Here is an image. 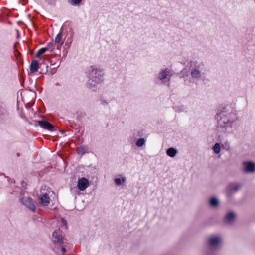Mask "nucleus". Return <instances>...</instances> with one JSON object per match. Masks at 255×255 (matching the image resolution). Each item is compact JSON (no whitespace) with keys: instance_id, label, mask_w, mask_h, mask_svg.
Segmentation results:
<instances>
[{"instance_id":"obj_1","label":"nucleus","mask_w":255,"mask_h":255,"mask_svg":"<svg viewBox=\"0 0 255 255\" xmlns=\"http://www.w3.org/2000/svg\"><path fill=\"white\" fill-rule=\"evenodd\" d=\"M216 118L218 126L225 128V132H232L233 124L237 120V117L234 113L222 111L217 114Z\"/></svg>"},{"instance_id":"obj_2","label":"nucleus","mask_w":255,"mask_h":255,"mask_svg":"<svg viewBox=\"0 0 255 255\" xmlns=\"http://www.w3.org/2000/svg\"><path fill=\"white\" fill-rule=\"evenodd\" d=\"M104 72L93 66L91 67L89 73V78L86 84L89 88L94 87L97 84L102 82L104 79Z\"/></svg>"},{"instance_id":"obj_3","label":"nucleus","mask_w":255,"mask_h":255,"mask_svg":"<svg viewBox=\"0 0 255 255\" xmlns=\"http://www.w3.org/2000/svg\"><path fill=\"white\" fill-rule=\"evenodd\" d=\"M21 202L31 211H35V205L32 198L29 196H24L20 199Z\"/></svg>"},{"instance_id":"obj_4","label":"nucleus","mask_w":255,"mask_h":255,"mask_svg":"<svg viewBox=\"0 0 255 255\" xmlns=\"http://www.w3.org/2000/svg\"><path fill=\"white\" fill-rule=\"evenodd\" d=\"M52 240L53 242L60 245H62L63 243L62 231L60 230L55 231L52 234Z\"/></svg>"},{"instance_id":"obj_5","label":"nucleus","mask_w":255,"mask_h":255,"mask_svg":"<svg viewBox=\"0 0 255 255\" xmlns=\"http://www.w3.org/2000/svg\"><path fill=\"white\" fill-rule=\"evenodd\" d=\"M208 244L212 248H216L220 245L221 239L219 236H213L209 238Z\"/></svg>"},{"instance_id":"obj_6","label":"nucleus","mask_w":255,"mask_h":255,"mask_svg":"<svg viewBox=\"0 0 255 255\" xmlns=\"http://www.w3.org/2000/svg\"><path fill=\"white\" fill-rule=\"evenodd\" d=\"M38 125L43 129H47L49 131H54V126L45 120L38 121Z\"/></svg>"},{"instance_id":"obj_7","label":"nucleus","mask_w":255,"mask_h":255,"mask_svg":"<svg viewBox=\"0 0 255 255\" xmlns=\"http://www.w3.org/2000/svg\"><path fill=\"white\" fill-rule=\"evenodd\" d=\"M39 202L43 206H48L50 203V198L47 192L42 193L39 197Z\"/></svg>"},{"instance_id":"obj_8","label":"nucleus","mask_w":255,"mask_h":255,"mask_svg":"<svg viewBox=\"0 0 255 255\" xmlns=\"http://www.w3.org/2000/svg\"><path fill=\"white\" fill-rule=\"evenodd\" d=\"M89 181L87 179L81 178L78 181L77 187L80 191H84L89 186Z\"/></svg>"},{"instance_id":"obj_9","label":"nucleus","mask_w":255,"mask_h":255,"mask_svg":"<svg viewBox=\"0 0 255 255\" xmlns=\"http://www.w3.org/2000/svg\"><path fill=\"white\" fill-rule=\"evenodd\" d=\"M245 165L244 171L247 173H253L255 171V164L248 161L244 163Z\"/></svg>"},{"instance_id":"obj_10","label":"nucleus","mask_w":255,"mask_h":255,"mask_svg":"<svg viewBox=\"0 0 255 255\" xmlns=\"http://www.w3.org/2000/svg\"><path fill=\"white\" fill-rule=\"evenodd\" d=\"M191 75L194 79H199L201 78V74L199 65H196L191 70Z\"/></svg>"},{"instance_id":"obj_11","label":"nucleus","mask_w":255,"mask_h":255,"mask_svg":"<svg viewBox=\"0 0 255 255\" xmlns=\"http://www.w3.org/2000/svg\"><path fill=\"white\" fill-rule=\"evenodd\" d=\"M171 73V70L168 68L165 69L159 73L158 78L160 80H163L166 78H168L169 80Z\"/></svg>"},{"instance_id":"obj_12","label":"nucleus","mask_w":255,"mask_h":255,"mask_svg":"<svg viewBox=\"0 0 255 255\" xmlns=\"http://www.w3.org/2000/svg\"><path fill=\"white\" fill-rule=\"evenodd\" d=\"M235 218V214L233 212H230L227 214L225 218V222L231 223Z\"/></svg>"},{"instance_id":"obj_13","label":"nucleus","mask_w":255,"mask_h":255,"mask_svg":"<svg viewBox=\"0 0 255 255\" xmlns=\"http://www.w3.org/2000/svg\"><path fill=\"white\" fill-rule=\"evenodd\" d=\"M39 68V64L38 62L35 60H32L30 65V70L31 73H34L38 71Z\"/></svg>"},{"instance_id":"obj_14","label":"nucleus","mask_w":255,"mask_h":255,"mask_svg":"<svg viewBox=\"0 0 255 255\" xmlns=\"http://www.w3.org/2000/svg\"><path fill=\"white\" fill-rule=\"evenodd\" d=\"M228 187L233 191L236 193L241 188V185L237 183H231L228 185Z\"/></svg>"},{"instance_id":"obj_15","label":"nucleus","mask_w":255,"mask_h":255,"mask_svg":"<svg viewBox=\"0 0 255 255\" xmlns=\"http://www.w3.org/2000/svg\"><path fill=\"white\" fill-rule=\"evenodd\" d=\"M166 153L169 156L174 157L177 154V151L174 148H169L167 150Z\"/></svg>"},{"instance_id":"obj_16","label":"nucleus","mask_w":255,"mask_h":255,"mask_svg":"<svg viewBox=\"0 0 255 255\" xmlns=\"http://www.w3.org/2000/svg\"><path fill=\"white\" fill-rule=\"evenodd\" d=\"M210 206L212 207H216L219 205V200L217 198L213 197L211 198L209 201Z\"/></svg>"},{"instance_id":"obj_17","label":"nucleus","mask_w":255,"mask_h":255,"mask_svg":"<svg viewBox=\"0 0 255 255\" xmlns=\"http://www.w3.org/2000/svg\"><path fill=\"white\" fill-rule=\"evenodd\" d=\"M48 51L46 47L41 48L37 53H35V56L36 58L39 57L41 55L44 54L46 51Z\"/></svg>"},{"instance_id":"obj_18","label":"nucleus","mask_w":255,"mask_h":255,"mask_svg":"<svg viewBox=\"0 0 255 255\" xmlns=\"http://www.w3.org/2000/svg\"><path fill=\"white\" fill-rule=\"evenodd\" d=\"M225 193L227 197L230 198L235 193L228 186L226 189Z\"/></svg>"},{"instance_id":"obj_19","label":"nucleus","mask_w":255,"mask_h":255,"mask_svg":"<svg viewBox=\"0 0 255 255\" xmlns=\"http://www.w3.org/2000/svg\"><path fill=\"white\" fill-rule=\"evenodd\" d=\"M145 144V140L144 138L139 139L136 142V145L138 147H142Z\"/></svg>"},{"instance_id":"obj_20","label":"nucleus","mask_w":255,"mask_h":255,"mask_svg":"<svg viewBox=\"0 0 255 255\" xmlns=\"http://www.w3.org/2000/svg\"><path fill=\"white\" fill-rule=\"evenodd\" d=\"M125 181L126 178L124 177H122V179L118 178L114 179L115 183L118 186L121 185L122 183H124Z\"/></svg>"},{"instance_id":"obj_21","label":"nucleus","mask_w":255,"mask_h":255,"mask_svg":"<svg viewBox=\"0 0 255 255\" xmlns=\"http://www.w3.org/2000/svg\"><path fill=\"white\" fill-rule=\"evenodd\" d=\"M213 150H214V152L216 154H218L220 152L221 147H220V145L219 143H217L214 145Z\"/></svg>"},{"instance_id":"obj_22","label":"nucleus","mask_w":255,"mask_h":255,"mask_svg":"<svg viewBox=\"0 0 255 255\" xmlns=\"http://www.w3.org/2000/svg\"><path fill=\"white\" fill-rule=\"evenodd\" d=\"M62 30H63V28L62 27L61 28V31L59 33H58L56 37H55V42L56 43H59L60 42V40L61 39V35H62Z\"/></svg>"},{"instance_id":"obj_23","label":"nucleus","mask_w":255,"mask_h":255,"mask_svg":"<svg viewBox=\"0 0 255 255\" xmlns=\"http://www.w3.org/2000/svg\"><path fill=\"white\" fill-rule=\"evenodd\" d=\"M46 47L48 51L52 52L54 48V43L52 42L50 43L47 45V46Z\"/></svg>"},{"instance_id":"obj_24","label":"nucleus","mask_w":255,"mask_h":255,"mask_svg":"<svg viewBox=\"0 0 255 255\" xmlns=\"http://www.w3.org/2000/svg\"><path fill=\"white\" fill-rule=\"evenodd\" d=\"M73 5H79L81 2L82 0H70Z\"/></svg>"},{"instance_id":"obj_25","label":"nucleus","mask_w":255,"mask_h":255,"mask_svg":"<svg viewBox=\"0 0 255 255\" xmlns=\"http://www.w3.org/2000/svg\"><path fill=\"white\" fill-rule=\"evenodd\" d=\"M86 149L85 147H80L78 149V152L80 154H83L84 153H85L86 152Z\"/></svg>"},{"instance_id":"obj_26","label":"nucleus","mask_w":255,"mask_h":255,"mask_svg":"<svg viewBox=\"0 0 255 255\" xmlns=\"http://www.w3.org/2000/svg\"><path fill=\"white\" fill-rule=\"evenodd\" d=\"M226 150L227 151H229L230 148V146L228 143L226 144Z\"/></svg>"},{"instance_id":"obj_27","label":"nucleus","mask_w":255,"mask_h":255,"mask_svg":"<svg viewBox=\"0 0 255 255\" xmlns=\"http://www.w3.org/2000/svg\"><path fill=\"white\" fill-rule=\"evenodd\" d=\"M61 251L63 253H64L66 252V249L64 247L62 248H61Z\"/></svg>"},{"instance_id":"obj_28","label":"nucleus","mask_w":255,"mask_h":255,"mask_svg":"<svg viewBox=\"0 0 255 255\" xmlns=\"http://www.w3.org/2000/svg\"><path fill=\"white\" fill-rule=\"evenodd\" d=\"M62 222L64 225H66L67 222L65 220L62 219Z\"/></svg>"}]
</instances>
